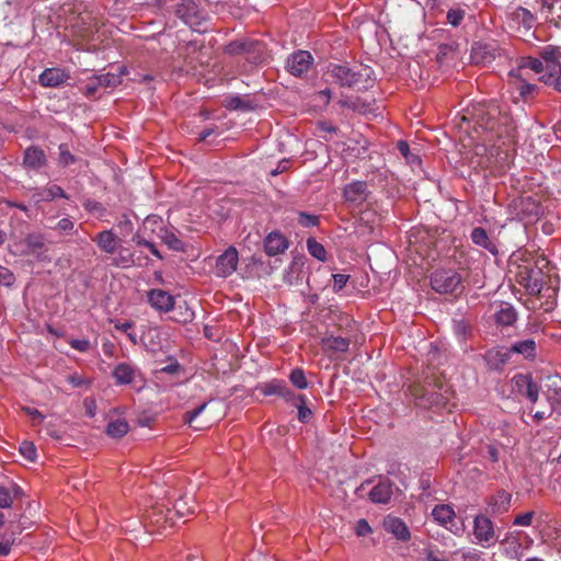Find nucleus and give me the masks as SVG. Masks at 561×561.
<instances>
[{
    "mask_svg": "<svg viewBox=\"0 0 561 561\" xmlns=\"http://www.w3.org/2000/svg\"><path fill=\"white\" fill-rule=\"evenodd\" d=\"M472 119L474 130L485 134L488 141L512 138L516 131L513 117L507 113H502L495 105L474 108Z\"/></svg>",
    "mask_w": 561,
    "mask_h": 561,
    "instance_id": "f257e3e1",
    "label": "nucleus"
},
{
    "mask_svg": "<svg viewBox=\"0 0 561 561\" xmlns=\"http://www.w3.org/2000/svg\"><path fill=\"white\" fill-rule=\"evenodd\" d=\"M525 69L542 73L539 80L561 93V50L559 48H545L540 51V58L530 56L522 58L519 67L511 75L520 77Z\"/></svg>",
    "mask_w": 561,
    "mask_h": 561,
    "instance_id": "f03ea898",
    "label": "nucleus"
},
{
    "mask_svg": "<svg viewBox=\"0 0 561 561\" xmlns=\"http://www.w3.org/2000/svg\"><path fill=\"white\" fill-rule=\"evenodd\" d=\"M517 255L514 254L510 260V266L515 270H510L514 273L515 280L523 286L530 295L545 296L542 291H547L549 299H554L557 293L551 287L543 286L545 275L540 268L534 265L529 260H524L523 263H516Z\"/></svg>",
    "mask_w": 561,
    "mask_h": 561,
    "instance_id": "7ed1b4c3",
    "label": "nucleus"
},
{
    "mask_svg": "<svg viewBox=\"0 0 561 561\" xmlns=\"http://www.w3.org/2000/svg\"><path fill=\"white\" fill-rule=\"evenodd\" d=\"M265 46L262 42L252 38H240L230 42L224 48L229 56H244L252 64H260L264 58Z\"/></svg>",
    "mask_w": 561,
    "mask_h": 561,
    "instance_id": "20e7f679",
    "label": "nucleus"
},
{
    "mask_svg": "<svg viewBox=\"0 0 561 561\" xmlns=\"http://www.w3.org/2000/svg\"><path fill=\"white\" fill-rule=\"evenodd\" d=\"M431 287L439 294H461L462 277L454 270H436L431 275Z\"/></svg>",
    "mask_w": 561,
    "mask_h": 561,
    "instance_id": "39448f33",
    "label": "nucleus"
},
{
    "mask_svg": "<svg viewBox=\"0 0 561 561\" xmlns=\"http://www.w3.org/2000/svg\"><path fill=\"white\" fill-rule=\"evenodd\" d=\"M175 15L196 32H205L202 25L206 21V13L194 0H180L174 9Z\"/></svg>",
    "mask_w": 561,
    "mask_h": 561,
    "instance_id": "423d86ee",
    "label": "nucleus"
},
{
    "mask_svg": "<svg viewBox=\"0 0 561 561\" xmlns=\"http://www.w3.org/2000/svg\"><path fill=\"white\" fill-rule=\"evenodd\" d=\"M172 511L164 504H154L147 508L144 514L145 526L148 533H162L174 525Z\"/></svg>",
    "mask_w": 561,
    "mask_h": 561,
    "instance_id": "0eeeda50",
    "label": "nucleus"
},
{
    "mask_svg": "<svg viewBox=\"0 0 561 561\" xmlns=\"http://www.w3.org/2000/svg\"><path fill=\"white\" fill-rule=\"evenodd\" d=\"M112 375L117 386L133 385L137 391H140L146 383L140 370L127 363L116 365Z\"/></svg>",
    "mask_w": 561,
    "mask_h": 561,
    "instance_id": "6e6552de",
    "label": "nucleus"
},
{
    "mask_svg": "<svg viewBox=\"0 0 561 561\" xmlns=\"http://www.w3.org/2000/svg\"><path fill=\"white\" fill-rule=\"evenodd\" d=\"M473 536L478 543L491 547L497 541L494 524L485 514H478L473 519Z\"/></svg>",
    "mask_w": 561,
    "mask_h": 561,
    "instance_id": "1a4fd4ad",
    "label": "nucleus"
},
{
    "mask_svg": "<svg viewBox=\"0 0 561 561\" xmlns=\"http://www.w3.org/2000/svg\"><path fill=\"white\" fill-rule=\"evenodd\" d=\"M448 390L444 392H437L433 389L430 390L426 386H415L412 388V394L419 407L433 408V407H445L448 402Z\"/></svg>",
    "mask_w": 561,
    "mask_h": 561,
    "instance_id": "9d476101",
    "label": "nucleus"
},
{
    "mask_svg": "<svg viewBox=\"0 0 561 561\" xmlns=\"http://www.w3.org/2000/svg\"><path fill=\"white\" fill-rule=\"evenodd\" d=\"M335 83L341 87L353 88L362 81L363 73L351 68L347 64H334L329 66L327 72Z\"/></svg>",
    "mask_w": 561,
    "mask_h": 561,
    "instance_id": "9b49d317",
    "label": "nucleus"
},
{
    "mask_svg": "<svg viewBox=\"0 0 561 561\" xmlns=\"http://www.w3.org/2000/svg\"><path fill=\"white\" fill-rule=\"evenodd\" d=\"M512 386L516 393L536 403L539 398V386L529 374H517L512 379Z\"/></svg>",
    "mask_w": 561,
    "mask_h": 561,
    "instance_id": "f8f14e48",
    "label": "nucleus"
},
{
    "mask_svg": "<svg viewBox=\"0 0 561 561\" xmlns=\"http://www.w3.org/2000/svg\"><path fill=\"white\" fill-rule=\"evenodd\" d=\"M239 253L233 245H230L222 254H220L215 264V275L226 278L232 275L238 266Z\"/></svg>",
    "mask_w": 561,
    "mask_h": 561,
    "instance_id": "ddd939ff",
    "label": "nucleus"
},
{
    "mask_svg": "<svg viewBox=\"0 0 561 561\" xmlns=\"http://www.w3.org/2000/svg\"><path fill=\"white\" fill-rule=\"evenodd\" d=\"M48 164V158L39 146H28L23 152L22 167L26 171L39 172Z\"/></svg>",
    "mask_w": 561,
    "mask_h": 561,
    "instance_id": "4468645a",
    "label": "nucleus"
},
{
    "mask_svg": "<svg viewBox=\"0 0 561 561\" xmlns=\"http://www.w3.org/2000/svg\"><path fill=\"white\" fill-rule=\"evenodd\" d=\"M500 55V47L495 41L477 42L471 49L472 61L477 65L490 64Z\"/></svg>",
    "mask_w": 561,
    "mask_h": 561,
    "instance_id": "2eb2a0df",
    "label": "nucleus"
},
{
    "mask_svg": "<svg viewBox=\"0 0 561 561\" xmlns=\"http://www.w3.org/2000/svg\"><path fill=\"white\" fill-rule=\"evenodd\" d=\"M312 62L313 57L309 51L297 50L287 58L286 69L290 75L301 77L310 69Z\"/></svg>",
    "mask_w": 561,
    "mask_h": 561,
    "instance_id": "dca6fc26",
    "label": "nucleus"
},
{
    "mask_svg": "<svg viewBox=\"0 0 561 561\" xmlns=\"http://www.w3.org/2000/svg\"><path fill=\"white\" fill-rule=\"evenodd\" d=\"M370 196L367 182L365 181H353L345 185L343 190V197L346 203L353 206H360Z\"/></svg>",
    "mask_w": 561,
    "mask_h": 561,
    "instance_id": "f3484780",
    "label": "nucleus"
},
{
    "mask_svg": "<svg viewBox=\"0 0 561 561\" xmlns=\"http://www.w3.org/2000/svg\"><path fill=\"white\" fill-rule=\"evenodd\" d=\"M511 502L512 494L504 489H500L485 499L486 513L492 516L502 515L508 512Z\"/></svg>",
    "mask_w": 561,
    "mask_h": 561,
    "instance_id": "a211bd4d",
    "label": "nucleus"
},
{
    "mask_svg": "<svg viewBox=\"0 0 561 561\" xmlns=\"http://www.w3.org/2000/svg\"><path fill=\"white\" fill-rule=\"evenodd\" d=\"M24 243L27 248L26 254H32L39 261H50L47 255L48 249L43 234L28 233L24 239Z\"/></svg>",
    "mask_w": 561,
    "mask_h": 561,
    "instance_id": "6ab92c4d",
    "label": "nucleus"
},
{
    "mask_svg": "<svg viewBox=\"0 0 561 561\" xmlns=\"http://www.w3.org/2000/svg\"><path fill=\"white\" fill-rule=\"evenodd\" d=\"M70 79L65 69L47 68L38 77V82L45 88H59Z\"/></svg>",
    "mask_w": 561,
    "mask_h": 561,
    "instance_id": "aec40b11",
    "label": "nucleus"
},
{
    "mask_svg": "<svg viewBox=\"0 0 561 561\" xmlns=\"http://www.w3.org/2000/svg\"><path fill=\"white\" fill-rule=\"evenodd\" d=\"M147 297L150 306L159 311L168 312L174 307V297L163 289H151Z\"/></svg>",
    "mask_w": 561,
    "mask_h": 561,
    "instance_id": "412c9836",
    "label": "nucleus"
},
{
    "mask_svg": "<svg viewBox=\"0 0 561 561\" xmlns=\"http://www.w3.org/2000/svg\"><path fill=\"white\" fill-rule=\"evenodd\" d=\"M263 245L265 253L268 256H274L285 252L289 244L280 232L272 231L265 237Z\"/></svg>",
    "mask_w": 561,
    "mask_h": 561,
    "instance_id": "4be33fe9",
    "label": "nucleus"
},
{
    "mask_svg": "<svg viewBox=\"0 0 561 561\" xmlns=\"http://www.w3.org/2000/svg\"><path fill=\"white\" fill-rule=\"evenodd\" d=\"M393 483L389 479L380 480L373 489L368 492L369 500L375 504H387L392 496Z\"/></svg>",
    "mask_w": 561,
    "mask_h": 561,
    "instance_id": "5701e85b",
    "label": "nucleus"
},
{
    "mask_svg": "<svg viewBox=\"0 0 561 561\" xmlns=\"http://www.w3.org/2000/svg\"><path fill=\"white\" fill-rule=\"evenodd\" d=\"M546 20L556 27H561V0H536Z\"/></svg>",
    "mask_w": 561,
    "mask_h": 561,
    "instance_id": "b1692460",
    "label": "nucleus"
},
{
    "mask_svg": "<svg viewBox=\"0 0 561 561\" xmlns=\"http://www.w3.org/2000/svg\"><path fill=\"white\" fill-rule=\"evenodd\" d=\"M508 351L511 354L520 355L524 359L534 360L537 356V342L533 337L514 342Z\"/></svg>",
    "mask_w": 561,
    "mask_h": 561,
    "instance_id": "393cba45",
    "label": "nucleus"
},
{
    "mask_svg": "<svg viewBox=\"0 0 561 561\" xmlns=\"http://www.w3.org/2000/svg\"><path fill=\"white\" fill-rule=\"evenodd\" d=\"M383 527L400 541H408L411 539V533L407 524L399 517L387 516L383 520Z\"/></svg>",
    "mask_w": 561,
    "mask_h": 561,
    "instance_id": "a878e982",
    "label": "nucleus"
},
{
    "mask_svg": "<svg viewBox=\"0 0 561 561\" xmlns=\"http://www.w3.org/2000/svg\"><path fill=\"white\" fill-rule=\"evenodd\" d=\"M470 239L473 244L489 251L491 254L496 255L499 253L495 241L488 234L484 228H473L470 233Z\"/></svg>",
    "mask_w": 561,
    "mask_h": 561,
    "instance_id": "bb28decb",
    "label": "nucleus"
},
{
    "mask_svg": "<svg viewBox=\"0 0 561 561\" xmlns=\"http://www.w3.org/2000/svg\"><path fill=\"white\" fill-rule=\"evenodd\" d=\"M93 241L100 250L108 254H114L119 244V239L112 230H103L99 232Z\"/></svg>",
    "mask_w": 561,
    "mask_h": 561,
    "instance_id": "cd10ccee",
    "label": "nucleus"
},
{
    "mask_svg": "<svg viewBox=\"0 0 561 561\" xmlns=\"http://www.w3.org/2000/svg\"><path fill=\"white\" fill-rule=\"evenodd\" d=\"M510 357L511 353L508 348L505 352L500 350H490L485 353L484 360L486 363V367L490 370L501 371L507 364Z\"/></svg>",
    "mask_w": 561,
    "mask_h": 561,
    "instance_id": "c85d7f7f",
    "label": "nucleus"
},
{
    "mask_svg": "<svg viewBox=\"0 0 561 561\" xmlns=\"http://www.w3.org/2000/svg\"><path fill=\"white\" fill-rule=\"evenodd\" d=\"M351 341L347 337L325 335L321 339V346L324 352L345 353L348 351Z\"/></svg>",
    "mask_w": 561,
    "mask_h": 561,
    "instance_id": "c756f323",
    "label": "nucleus"
},
{
    "mask_svg": "<svg viewBox=\"0 0 561 561\" xmlns=\"http://www.w3.org/2000/svg\"><path fill=\"white\" fill-rule=\"evenodd\" d=\"M494 320L500 325H512L517 320V312L512 305L502 302L494 314Z\"/></svg>",
    "mask_w": 561,
    "mask_h": 561,
    "instance_id": "7c9ffc66",
    "label": "nucleus"
},
{
    "mask_svg": "<svg viewBox=\"0 0 561 561\" xmlns=\"http://www.w3.org/2000/svg\"><path fill=\"white\" fill-rule=\"evenodd\" d=\"M305 266V257H294L284 275V282L288 285L297 284L301 279Z\"/></svg>",
    "mask_w": 561,
    "mask_h": 561,
    "instance_id": "2f4dec72",
    "label": "nucleus"
},
{
    "mask_svg": "<svg viewBox=\"0 0 561 561\" xmlns=\"http://www.w3.org/2000/svg\"><path fill=\"white\" fill-rule=\"evenodd\" d=\"M432 516L437 523L447 527L449 523L454 522L455 512L451 506L447 504H439L433 508Z\"/></svg>",
    "mask_w": 561,
    "mask_h": 561,
    "instance_id": "473e14b6",
    "label": "nucleus"
},
{
    "mask_svg": "<svg viewBox=\"0 0 561 561\" xmlns=\"http://www.w3.org/2000/svg\"><path fill=\"white\" fill-rule=\"evenodd\" d=\"M129 431V424L125 419L112 420L107 423L105 433L112 438H121Z\"/></svg>",
    "mask_w": 561,
    "mask_h": 561,
    "instance_id": "72a5a7b5",
    "label": "nucleus"
},
{
    "mask_svg": "<svg viewBox=\"0 0 561 561\" xmlns=\"http://www.w3.org/2000/svg\"><path fill=\"white\" fill-rule=\"evenodd\" d=\"M126 69L121 68L118 73L107 72L96 76V84L103 88H116L123 82V77L126 75Z\"/></svg>",
    "mask_w": 561,
    "mask_h": 561,
    "instance_id": "f704fd0d",
    "label": "nucleus"
},
{
    "mask_svg": "<svg viewBox=\"0 0 561 561\" xmlns=\"http://www.w3.org/2000/svg\"><path fill=\"white\" fill-rule=\"evenodd\" d=\"M58 158H57V164L61 168H67L72 164H76L80 161V158L71 153L69 149L68 144H60L58 146Z\"/></svg>",
    "mask_w": 561,
    "mask_h": 561,
    "instance_id": "c9c22d12",
    "label": "nucleus"
},
{
    "mask_svg": "<svg viewBox=\"0 0 561 561\" xmlns=\"http://www.w3.org/2000/svg\"><path fill=\"white\" fill-rule=\"evenodd\" d=\"M515 207L519 208L520 213L534 217H537L540 210L539 204L531 197L519 198V201L515 202Z\"/></svg>",
    "mask_w": 561,
    "mask_h": 561,
    "instance_id": "e433bc0d",
    "label": "nucleus"
},
{
    "mask_svg": "<svg viewBox=\"0 0 561 561\" xmlns=\"http://www.w3.org/2000/svg\"><path fill=\"white\" fill-rule=\"evenodd\" d=\"M453 328L455 334L461 340H466L472 334V324L465 318L454 319Z\"/></svg>",
    "mask_w": 561,
    "mask_h": 561,
    "instance_id": "4c0bfd02",
    "label": "nucleus"
},
{
    "mask_svg": "<svg viewBox=\"0 0 561 561\" xmlns=\"http://www.w3.org/2000/svg\"><path fill=\"white\" fill-rule=\"evenodd\" d=\"M162 242L168 245L169 249L183 252L185 250V244L182 240H180L173 232L164 230L160 236Z\"/></svg>",
    "mask_w": 561,
    "mask_h": 561,
    "instance_id": "58836bf2",
    "label": "nucleus"
},
{
    "mask_svg": "<svg viewBox=\"0 0 561 561\" xmlns=\"http://www.w3.org/2000/svg\"><path fill=\"white\" fill-rule=\"evenodd\" d=\"M206 407H207V402H204L201 405H198L197 408H195L194 410L184 413L183 421L195 431H201V430L205 428V425L194 424V422H195L196 417L205 410Z\"/></svg>",
    "mask_w": 561,
    "mask_h": 561,
    "instance_id": "ea45409f",
    "label": "nucleus"
},
{
    "mask_svg": "<svg viewBox=\"0 0 561 561\" xmlns=\"http://www.w3.org/2000/svg\"><path fill=\"white\" fill-rule=\"evenodd\" d=\"M307 248L309 253L318 259L319 261H327V250L325 248L319 243L314 238L310 237L307 240Z\"/></svg>",
    "mask_w": 561,
    "mask_h": 561,
    "instance_id": "a19ab883",
    "label": "nucleus"
},
{
    "mask_svg": "<svg viewBox=\"0 0 561 561\" xmlns=\"http://www.w3.org/2000/svg\"><path fill=\"white\" fill-rule=\"evenodd\" d=\"M135 262V253L129 252L126 249L119 251L118 255L113 257L112 265L117 267H128Z\"/></svg>",
    "mask_w": 561,
    "mask_h": 561,
    "instance_id": "79ce46f5",
    "label": "nucleus"
},
{
    "mask_svg": "<svg viewBox=\"0 0 561 561\" xmlns=\"http://www.w3.org/2000/svg\"><path fill=\"white\" fill-rule=\"evenodd\" d=\"M285 381L273 379L270 382H265L262 386H260V391L264 396H278L280 394V391L283 389V385Z\"/></svg>",
    "mask_w": 561,
    "mask_h": 561,
    "instance_id": "37998d69",
    "label": "nucleus"
},
{
    "mask_svg": "<svg viewBox=\"0 0 561 561\" xmlns=\"http://www.w3.org/2000/svg\"><path fill=\"white\" fill-rule=\"evenodd\" d=\"M289 381L297 389H306L308 387V381L306 378V374L302 368H295L289 374Z\"/></svg>",
    "mask_w": 561,
    "mask_h": 561,
    "instance_id": "c03bdc74",
    "label": "nucleus"
},
{
    "mask_svg": "<svg viewBox=\"0 0 561 561\" xmlns=\"http://www.w3.org/2000/svg\"><path fill=\"white\" fill-rule=\"evenodd\" d=\"M547 398L552 411L561 415V387L549 389L547 392Z\"/></svg>",
    "mask_w": 561,
    "mask_h": 561,
    "instance_id": "a18cd8bd",
    "label": "nucleus"
},
{
    "mask_svg": "<svg viewBox=\"0 0 561 561\" xmlns=\"http://www.w3.org/2000/svg\"><path fill=\"white\" fill-rule=\"evenodd\" d=\"M43 190H44V195L48 202H50L57 197L66 198V199L69 198V196L66 194V192L62 190V187L57 184H48Z\"/></svg>",
    "mask_w": 561,
    "mask_h": 561,
    "instance_id": "49530a36",
    "label": "nucleus"
},
{
    "mask_svg": "<svg viewBox=\"0 0 561 561\" xmlns=\"http://www.w3.org/2000/svg\"><path fill=\"white\" fill-rule=\"evenodd\" d=\"M297 221L301 227L312 228L319 226L320 218L317 215L308 214L306 211H299Z\"/></svg>",
    "mask_w": 561,
    "mask_h": 561,
    "instance_id": "de8ad7c7",
    "label": "nucleus"
},
{
    "mask_svg": "<svg viewBox=\"0 0 561 561\" xmlns=\"http://www.w3.org/2000/svg\"><path fill=\"white\" fill-rule=\"evenodd\" d=\"M294 405L298 409V420L301 423H308L312 417V411L306 405V397L300 398L298 402H294Z\"/></svg>",
    "mask_w": 561,
    "mask_h": 561,
    "instance_id": "09e8293b",
    "label": "nucleus"
},
{
    "mask_svg": "<svg viewBox=\"0 0 561 561\" xmlns=\"http://www.w3.org/2000/svg\"><path fill=\"white\" fill-rule=\"evenodd\" d=\"M19 451L21 455L28 461H35L36 459V448L32 442L24 440L21 443L19 447Z\"/></svg>",
    "mask_w": 561,
    "mask_h": 561,
    "instance_id": "8fccbe9b",
    "label": "nucleus"
},
{
    "mask_svg": "<svg viewBox=\"0 0 561 561\" xmlns=\"http://www.w3.org/2000/svg\"><path fill=\"white\" fill-rule=\"evenodd\" d=\"M174 512L172 511L171 516H179V517H185L188 514L193 513V510L191 507L186 506V502L183 499L178 500L174 503Z\"/></svg>",
    "mask_w": 561,
    "mask_h": 561,
    "instance_id": "3c124183",
    "label": "nucleus"
},
{
    "mask_svg": "<svg viewBox=\"0 0 561 561\" xmlns=\"http://www.w3.org/2000/svg\"><path fill=\"white\" fill-rule=\"evenodd\" d=\"M280 398H283L285 401L291 403L294 405V402L300 401V398H304L302 394L295 393L284 382L283 389L279 394Z\"/></svg>",
    "mask_w": 561,
    "mask_h": 561,
    "instance_id": "603ef678",
    "label": "nucleus"
},
{
    "mask_svg": "<svg viewBox=\"0 0 561 561\" xmlns=\"http://www.w3.org/2000/svg\"><path fill=\"white\" fill-rule=\"evenodd\" d=\"M398 151L411 163H413L415 160H419V157L411 153L410 146L404 140H399L397 144Z\"/></svg>",
    "mask_w": 561,
    "mask_h": 561,
    "instance_id": "864d4df0",
    "label": "nucleus"
},
{
    "mask_svg": "<svg viewBox=\"0 0 561 561\" xmlns=\"http://www.w3.org/2000/svg\"><path fill=\"white\" fill-rule=\"evenodd\" d=\"M534 516H535V512H533V511L519 514L514 518L513 525L528 527L533 524Z\"/></svg>",
    "mask_w": 561,
    "mask_h": 561,
    "instance_id": "5fc2aeb1",
    "label": "nucleus"
},
{
    "mask_svg": "<svg viewBox=\"0 0 561 561\" xmlns=\"http://www.w3.org/2000/svg\"><path fill=\"white\" fill-rule=\"evenodd\" d=\"M463 16H465V11L461 9H456V10L451 9L447 12V21L453 26H458L461 23V21L463 20Z\"/></svg>",
    "mask_w": 561,
    "mask_h": 561,
    "instance_id": "6e6d98bb",
    "label": "nucleus"
},
{
    "mask_svg": "<svg viewBox=\"0 0 561 561\" xmlns=\"http://www.w3.org/2000/svg\"><path fill=\"white\" fill-rule=\"evenodd\" d=\"M332 278H333V291L334 293H339L347 284L348 279H350V275H346V274H333Z\"/></svg>",
    "mask_w": 561,
    "mask_h": 561,
    "instance_id": "4d7b16f0",
    "label": "nucleus"
},
{
    "mask_svg": "<svg viewBox=\"0 0 561 561\" xmlns=\"http://www.w3.org/2000/svg\"><path fill=\"white\" fill-rule=\"evenodd\" d=\"M14 280V274L9 268L0 265V285L11 286Z\"/></svg>",
    "mask_w": 561,
    "mask_h": 561,
    "instance_id": "13d9d810",
    "label": "nucleus"
},
{
    "mask_svg": "<svg viewBox=\"0 0 561 561\" xmlns=\"http://www.w3.org/2000/svg\"><path fill=\"white\" fill-rule=\"evenodd\" d=\"M14 531L11 533V535L9 537H5L1 540L0 542V557H4V556H8L10 550H11V546L14 543L15 541V538H14Z\"/></svg>",
    "mask_w": 561,
    "mask_h": 561,
    "instance_id": "bf43d9fd",
    "label": "nucleus"
},
{
    "mask_svg": "<svg viewBox=\"0 0 561 561\" xmlns=\"http://www.w3.org/2000/svg\"><path fill=\"white\" fill-rule=\"evenodd\" d=\"M83 207L89 213H99L100 215H102L105 211V208L103 207V205L100 202H96L93 199L85 201L83 203Z\"/></svg>",
    "mask_w": 561,
    "mask_h": 561,
    "instance_id": "052dcab7",
    "label": "nucleus"
},
{
    "mask_svg": "<svg viewBox=\"0 0 561 561\" xmlns=\"http://www.w3.org/2000/svg\"><path fill=\"white\" fill-rule=\"evenodd\" d=\"M69 344L72 348L79 351V352H88L91 347V343L89 340L82 339H72L69 341Z\"/></svg>",
    "mask_w": 561,
    "mask_h": 561,
    "instance_id": "680f3d73",
    "label": "nucleus"
},
{
    "mask_svg": "<svg viewBox=\"0 0 561 561\" xmlns=\"http://www.w3.org/2000/svg\"><path fill=\"white\" fill-rule=\"evenodd\" d=\"M454 53V48L451 45L449 44H442L438 46V51H437V61L438 62H444L447 58H448V55L449 54H453Z\"/></svg>",
    "mask_w": 561,
    "mask_h": 561,
    "instance_id": "e2e57ef3",
    "label": "nucleus"
},
{
    "mask_svg": "<svg viewBox=\"0 0 561 561\" xmlns=\"http://www.w3.org/2000/svg\"><path fill=\"white\" fill-rule=\"evenodd\" d=\"M102 85L101 84H96V76H94L89 83L85 84V87L83 88V94L87 96V98H91L93 96L96 91L99 90V88H101Z\"/></svg>",
    "mask_w": 561,
    "mask_h": 561,
    "instance_id": "0e129e2a",
    "label": "nucleus"
},
{
    "mask_svg": "<svg viewBox=\"0 0 561 561\" xmlns=\"http://www.w3.org/2000/svg\"><path fill=\"white\" fill-rule=\"evenodd\" d=\"M12 496L8 489L0 488V507L8 508L12 505Z\"/></svg>",
    "mask_w": 561,
    "mask_h": 561,
    "instance_id": "69168bd1",
    "label": "nucleus"
},
{
    "mask_svg": "<svg viewBox=\"0 0 561 561\" xmlns=\"http://www.w3.org/2000/svg\"><path fill=\"white\" fill-rule=\"evenodd\" d=\"M73 227L75 224L70 218H62L56 225V229L65 233L72 231Z\"/></svg>",
    "mask_w": 561,
    "mask_h": 561,
    "instance_id": "338daca9",
    "label": "nucleus"
},
{
    "mask_svg": "<svg viewBox=\"0 0 561 561\" xmlns=\"http://www.w3.org/2000/svg\"><path fill=\"white\" fill-rule=\"evenodd\" d=\"M483 456L492 462H497L500 459L497 448L491 444L485 446Z\"/></svg>",
    "mask_w": 561,
    "mask_h": 561,
    "instance_id": "774afa93",
    "label": "nucleus"
}]
</instances>
